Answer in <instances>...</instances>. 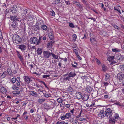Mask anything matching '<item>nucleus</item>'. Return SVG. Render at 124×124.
<instances>
[{"label": "nucleus", "mask_w": 124, "mask_h": 124, "mask_svg": "<svg viewBox=\"0 0 124 124\" xmlns=\"http://www.w3.org/2000/svg\"><path fill=\"white\" fill-rule=\"evenodd\" d=\"M115 120L114 118H110L109 120V123L111 124H114L115 123Z\"/></svg>", "instance_id": "24"}, {"label": "nucleus", "mask_w": 124, "mask_h": 124, "mask_svg": "<svg viewBox=\"0 0 124 124\" xmlns=\"http://www.w3.org/2000/svg\"><path fill=\"white\" fill-rule=\"evenodd\" d=\"M18 25L17 22H13L10 25V28L13 30H18Z\"/></svg>", "instance_id": "3"}, {"label": "nucleus", "mask_w": 124, "mask_h": 124, "mask_svg": "<svg viewBox=\"0 0 124 124\" xmlns=\"http://www.w3.org/2000/svg\"><path fill=\"white\" fill-rule=\"evenodd\" d=\"M24 78L25 82L27 83H29L30 82H32L33 81L32 80V79L31 78H29L28 76H25L24 77Z\"/></svg>", "instance_id": "9"}, {"label": "nucleus", "mask_w": 124, "mask_h": 124, "mask_svg": "<svg viewBox=\"0 0 124 124\" xmlns=\"http://www.w3.org/2000/svg\"><path fill=\"white\" fill-rule=\"evenodd\" d=\"M102 69L103 71H105L107 70V68L106 66L103 65L102 66Z\"/></svg>", "instance_id": "42"}, {"label": "nucleus", "mask_w": 124, "mask_h": 124, "mask_svg": "<svg viewBox=\"0 0 124 124\" xmlns=\"http://www.w3.org/2000/svg\"><path fill=\"white\" fill-rule=\"evenodd\" d=\"M41 27V29L45 31H46L47 29V27L46 25H43Z\"/></svg>", "instance_id": "28"}, {"label": "nucleus", "mask_w": 124, "mask_h": 124, "mask_svg": "<svg viewBox=\"0 0 124 124\" xmlns=\"http://www.w3.org/2000/svg\"><path fill=\"white\" fill-rule=\"evenodd\" d=\"M27 17H28V18L31 20V19H32V18L33 17V16L30 14L28 15L27 14V16H26Z\"/></svg>", "instance_id": "37"}, {"label": "nucleus", "mask_w": 124, "mask_h": 124, "mask_svg": "<svg viewBox=\"0 0 124 124\" xmlns=\"http://www.w3.org/2000/svg\"><path fill=\"white\" fill-rule=\"evenodd\" d=\"M13 41L14 43L19 44L22 41V39L18 35H16L13 37Z\"/></svg>", "instance_id": "4"}, {"label": "nucleus", "mask_w": 124, "mask_h": 124, "mask_svg": "<svg viewBox=\"0 0 124 124\" xmlns=\"http://www.w3.org/2000/svg\"><path fill=\"white\" fill-rule=\"evenodd\" d=\"M18 48L23 52L26 49V46L25 45H21L19 46Z\"/></svg>", "instance_id": "12"}, {"label": "nucleus", "mask_w": 124, "mask_h": 124, "mask_svg": "<svg viewBox=\"0 0 124 124\" xmlns=\"http://www.w3.org/2000/svg\"><path fill=\"white\" fill-rule=\"evenodd\" d=\"M10 17L11 20L13 21V22H16L17 21H20L21 19L19 18L17 16H10Z\"/></svg>", "instance_id": "7"}, {"label": "nucleus", "mask_w": 124, "mask_h": 124, "mask_svg": "<svg viewBox=\"0 0 124 124\" xmlns=\"http://www.w3.org/2000/svg\"><path fill=\"white\" fill-rule=\"evenodd\" d=\"M93 90V89L90 86H88L85 88V91L88 93H91Z\"/></svg>", "instance_id": "15"}, {"label": "nucleus", "mask_w": 124, "mask_h": 124, "mask_svg": "<svg viewBox=\"0 0 124 124\" xmlns=\"http://www.w3.org/2000/svg\"><path fill=\"white\" fill-rule=\"evenodd\" d=\"M113 113L112 111L110 108H109V117L111 116H112Z\"/></svg>", "instance_id": "47"}, {"label": "nucleus", "mask_w": 124, "mask_h": 124, "mask_svg": "<svg viewBox=\"0 0 124 124\" xmlns=\"http://www.w3.org/2000/svg\"><path fill=\"white\" fill-rule=\"evenodd\" d=\"M39 89H37V90L36 91H37L38 92H43V87L42 86H40L39 87Z\"/></svg>", "instance_id": "29"}, {"label": "nucleus", "mask_w": 124, "mask_h": 124, "mask_svg": "<svg viewBox=\"0 0 124 124\" xmlns=\"http://www.w3.org/2000/svg\"><path fill=\"white\" fill-rule=\"evenodd\" d=\"M49 75H43V78H46L49 77Z\"/></svg>", "instance_id": "57"}, {"label": "nucleus", "mask_w": 124, "mask_h": 124, "mask_svg": "<svg viewBox=\"0 0 124 124\" xmlns=\"http://www.w3.org/2000/svg\"><path fill=\"white\" fill-rule=\"evenodd\" d=\"M16 84L17 86H19L20 85V77H17L16 78Z\"/></svg>", "instance_id": "21"}, {"label": "nucleus", "mask_w": 124, "mask_h": 124, "mask_svg": "<svg viewBox=\"0 0 124 124\" xmlns=\"http://www.w3.org/2000/svg\"><path fill=\"white\" fill-rule=\"evenodd\" d=\"M114 9L115 10L117 11L118 12H119L120 14H121V12L120 11V10L119 8H117L114 7Z\"/></svg>", "instance_id": "46"}, {"label": "nucleus", "mask_w": 124, "mask_h": 124, "mask_svg": "<svg viewBox=\"0 0 124 124\" xmlns=\"http://www.w3.org/2000/svg\"><path fill=\"white\" fill-rule=\"evenodd\" d=\"M52 52L51 50H48L46 51H44L43 52V54L44 57L46 58H49L51 55V52Z\"/></svg>", "instance_id": "2"}, {"label": "nucleus", "mask_w": 124, "mask_h": 124, "mask_svg": "<svg viewBox=\"0 0 124 124\" xmlns=\"http://www.w3.org/2000/svg\"><path fill=\"white\" fill-rule=\"evenodd\" d=\"M76 97L78 99H79L82 98V95L81 93L79 92H77L76 93Z\"/></svg>", "instance_id": "18"}, {"label": "nucleus", "mask_w": 124, "mask_h": 124, "mask_svg": "<svg viewBox=\"0 0 124 124\" xmlns=\"http://www.w3.org/2000/svg\"><path fill=\"white\" fill-rule=\"evenodd\" d=\"M70 78L68 76L67 77H64V78H63V80L64 81H66L67 80H70Z\"/></svg>", "instance_id": "51"}, {"label": "nucleus", "mask_w": 124, "mask_h": 124, "mask_svg": "<svg viewBox=\"0 0 124 124\" xmlns=\"http://www.w3.org/2000/svg\"><path fill=\"white\" fill-rule=\"evenodd\" d=\"M39 120V118L38 117H35L34 118V121H37Z\"/></svg>", "instance_id": "62"}, {"label": "nucleus", "mask_w": 124, "mask_h": 124, "mask_svg": "<svg viewBox=\"0 0 124 124\" xmlns=\"http://www.w3.org/2000/svg\"><path fill=\"white\" fill-rule=\"evenodd\" d=\"M65 105L63 103H61L60 105V107L62 108H64L65 107Z\"/></svg>", "instance_id": "61"}, {"label": "nucleus", "mask_w": 124, "mask_h": 124, "mask_svg": "<svg viewBox=\"0 0 124 124\" xmlns=\"http://www.w3.org/2000/svg\"><path fill=\"white\" fill-rule=\"evenodd\" d=\"M7 74V72L6 71L4 72L1 76L2 78H4L6 76Z\"/></svg>", "instance_id": "31"}, {"label": "nucleus", "mask_w": 124, "mask_h": 124, "mask_svg": "<svg viewBox=\"0 0 124 124\" xmlns=\"http://www.w3.org/2000/svg\"><path fill=\"white\" fill-rule=\"evenodd\" d=\"M108 79V75L107 74L105 76V80L107 81Z\"/></svg>", "instance_id": "56"}, {"label": "nucleus", "mask_w": 124, "mask_h": 124, "mask_svg": "<svg viewBox=\"0 0 124 124\" xmlns=\"http://www.w3.org/2000/svg\"><path fill=\"white\" fill-rule=\"evenodd\" d=\"M66 91L68 92V93H71L73 92V90L70 86H69L68 88L66 89Z\"/></svg>", "instance_id": "25"}, {"label": "nucleus", "mask_w": 124, "mask_h": 124, "mask_svg": "<svg viewBox=\"0 0 124 124\" xmlns=\"http://www.w3.org/2000/svg\"><path fill=\"white\" fill-rule=\"evenodd\" d=\"M114 27L116 29L119 30L120 28L119 27L116 25H114Z\"/></svg>", "instance_id": "64"}, {"label": "nucleus", "mask_w": 124, "mask_h": 124, "mask_svg": "<svg viewBox=\"0 0 124 124\" xmlns=\"http://www.w3.org/2000/svg\"><path fill=\"white\" fill-rule=\"evenodd\" d=\"M20 92L18 91H14L13 92V93L14 94L16 95V94H18L20 93Z\"/></svg>", "instance_id": "41"}, {"label": "nucleus", "mask_w": 124, "mask_h": 124, "mask_svg": "<svg viewBox=\"0 0 124 124\" xmlns=\"http://www.w3.org/2000/svg\"><path fill=\"white\" fill-rule=\"evenodd\" d=\"M50 15L52 16H54L55 15V13L54 11L52 10L50 11Z\"/></svg>", "instance_id": "48"}, {"label": "nucleus", "mask_w": 124, "mask_h": 124, "mask_svg": "<svg viewBox=\"0 0 124 124\" xmlns=\"http://www.w3.org/2000/svg\"><path fill=\"white\" fill-rule=\"evenodd\" d=\"M21 86L22 88H24L25 86V84L24 83H21Z\"/></svg>", "instance_id": "58"}, {"label": "nucleus", "mask_w": 124, "mask_h": 124, "mask_svg": "<svg viewBox=\"0 0 124 124\" xmlns=\"http://www.w3.org/2000/svg\"><path fill=\"white\" fill-rule=\"evenodd\" d=\"M69 26L72 28H74L75 27L74 24L72 23H70L69 24Z\"/></svg>", "instance_id": "49"}, {"label": "nucleus", "mask_w": 124, "mask_h": 124, "mask_svg": "<svg viewBox=\"0 0 124 124\" xmlns=\"http://www.w3.org/2000/svg\"><path fill=\"white\" fill-rule=\"evenodd\" d=\"M42 50L41 48H38L37 51V54L38 55H41L42 52Z\"/></svg>", "instance_id": "26"}, {"label": "nucleus", "mask_w": 124, "mask_h": 124, "mask_svg": "<svg viewBox=\"0 0 124 124\" xmlns=\"http://www.w3.org/2000/svg\"><path fill=\"white\" fill-rule=\"evenodd\" d=\"M30 94L32 96L35 97H37L38 96L37 93L34 91H31L30 92Z\"/></svg>", "instance_id": "27"}, {"label": "nucleus", "mask_w": 124, "mask_h": 124, "mask_svg": "<svg viewBox=\"0 0 124 124\" xmlns=\"http://www.w3.org/2000/svg\"><path fill=\"white\" fill-rule=\"evenodd\" d=\"M42 39L41 37H39V39L37 40V42L36 44V45H38L39 44V43L40 42L41 40Z\"/></svg>", "instance_id": "43"}, {"label": "nucleus", "mask_w": 124, "mask_h": 124, "mask_svg": "<svg viewBox=\"0 0 124 124\" xmlns=\"http://www.w3.org/2000/svg\"><path fill=\"white\" fill-rule=\"evenodd\" d=\"M65 107H66V108H69L70 106V105L69 104H65Z\"/></svg>", "instance_id": "63"}, {"label": "nucleus", "mask_w": 124, "mask_h": 124, "mask_svg": "<svg viewBox=\"0 0 124 124\" xmlns=\"http://www.w3.org/2000/svg\"><path fill=\"white\" fill-rule=\"evenodd\" d=\"M95 101H93V100H92L91 101V102H90L89 103V107L91 108L93 106L95 105Z\"/></svg>", "instance_id": "19"}, {"label": "nucleus", "mask_w": 124, "mask_h": 124, "mask_svg": "<svg viewBox=\"0 0 124 124\" xmlns=\"http://www.w3.org/2000/svg\"><path fill=\"white\" fill-rule=\"evenodd\" d=\"M51 55H52L53 57L55 59H57L58 58V56L55 55L52 52H51Z\"/></svg>", "instance_id": "39"}, {"label": "nucleus", "mask_w": 124, "mask_h": 124, "mask_svg": "<svg viewBox=\"0 0 124 124\" xmlns=\"http://www.w3.org/2000/svg\"><path fill=\"white\" fill-rule=\"evenodd\" d=\"M89 98V94L85 93H84L82 95V99L84 101H87Z\"/></svg>", "instance_id": "8"}, {"label": "nucleus", "mask_w": 124, "mask_h": 124, "mask_svg": "<svg viewBox=\"0 0 124 124\" xmlns=\"http://www.w3.org/2000/svg\"><path fill=\"white\" fill-rule=\"evenodd\" d=\"M112 50L113 52H118L120 51V50L117 48H112Z\"/></svg>", "instance_id": "34"}, {"label": "nucleus", "mask_w": 124, "mask_h": 124, "mask_svg": "<svg viewBox=\"0 0 124 124\" xmlns=\"http://www.w3.org/2000/svg\"><path fill=\"white\" fill-rule=\"evenodd\" d=\"M114 60V56H109V62H111L110 64L111 66L114 65L113 64L115 63L116 62H114L113 61Z\"/></svg>", "instance_id": "11"}, {"label": "nucleus", "mask_w": 124, "mask_h": 124, "mask_svg": "<svg viewBox=\"0 0 124 124\" xmlns=\"http://www.w3.org/2000/svg\"><path fill=\"white\" fill-rule=\"evenodd\" d=\"M71 46L73 48H76L77 46L76 44H73Z\"/></svg>", "instance_id": "60"}, {"label": "nucleus", "mask_w": 124, "mask_h": 124, "mask_svg": "<svg viewBox=\"0 0 124 124\" xmlns=\"http://www.w3.org/2000/svg\"><path fill=\"white\" fill-rule=\"evenodd\" d=\"M117 77L120 81L124 79V74L122 72L119 73L117 75Z\"/></svg>", "instance_id": "5"}, {"label": "nucleus", "mask_w": 124, "mask_h": 124, "mask_svg": "<svg viewBox=\"0 0 124 124\" xmlns=\"http://www.w3.org/2000/svg\"><path fill=\"white\" fill-rule=\"evenodd\" d=\"M54 44V42L52 41H51L47 43V47L51 48L52 47V46Z\"/></svg>", "instance_id": "23"}, {"label": "nucleus", "mask_w": 124, "mask_h": 124, "mask_svg": "<svg viewBox=\"0 0 124 124\" xmlns=\"http://www.w3.org/2000/svg\"><path fill=\"white\" fill-rule=\"evenodd\" d=\"M17 53V55L20 61L22 62H23V57L22 56L20 53L18 51H16Z\"/></svg>", "instance_id": "14"}, {"label": "nucleus", "mask_w": 124, "mask_h": 124, "mask_svg": "<svg viewBox=\"0 0 124 124\" xmlns=\"http://www.w3.org/2000/svg\"><path fill=\"white\" fill-rule=\"evenodd\" d=\"M119 68L122 71L124 70V65L121 64L119 65Z\"/></svg>", "instance_id": "30"}, {"label": "nucleus", "mask_w": 124, "mask_h": 124, "mask_svg": "<svg viewBox=\"0 0 124 124\" xmlns=\"http://www.w3.org/2000/svg\"><path fill=\"white\" fill-rule=\"evenodd\" d=\"M71 114L69 113H67L65 115V116L66 119H69V118L71 116Z\"/></svg>", "instance_id": "35"}, {"label": "nucleus", "mask_w": 124, "mask_h": 124, "mask_svg": "<svg viewBox=\"0 0 124 124\" xmlns=\"http://www.w3.org/2000/svg\"><path fill=\"white\" fill-rule=\"evenodd\" d=\"M45 99H39L38 100V102L40 103H42L45 101Z\"/></svg>", "instance_id": "33"}, {"label": "nucleus", "mask_w": 124, "mask_h": 124, "mask_svg": "<svg viewBox=\"0 0 124 124\" xmlns=\"http://www.w3.org/2000/svg\"><path fill=\"white\" fill-rule=\"evenodd\" d=\"M82 110H81V111H80V113H79V114L78 115V116H76V117L77 118H78L79 117H80L81 116V114L82 113Z\"/></svg>", "instance_id": "53"}, {"label": "nucleus", "mask_w": 124, "mask_h": 124, "mask_svg": "<svg viewBox=\"0 0 124 124\" xmlns=\"http://www.w3.org/2000/svg\"><path fill=\"white\" fill-rule=\"evenodd\" d=\"M48 35L50 39H52L54 38V33L52 31H51L48 34Z\"/></svg>", "instance_id": "17"}, {"label": "nucleus", "mask_w": 124, "mask_h": 124, "mask_svg": "<svg viewBox=\"0 0 124 124\" xmlns=\"http://www.w3.org/2000/svg\"><path fill=\"white\" fill-rule=\"evenodd\" d=\"M72 124H77L78 122V120L75 119L74 121H72Z\"/></svg>", "instance_id": "50"}, {"label": "nucleus", "mask_w": 124, "mask_h": 124, "mask_svg": "<svg viewBox=\"0 0 124 124\" xmlns=\"http://www.w3.org/2000/svg\"><path fill=\"white\" fill-rule=\"evenodd\" d=\"M72 37H73V39H72V41L73 42H75L76 41V39L77 38V36L75 34H73L72 35Z\"/></svg>", "instance_id": "32"}, {"label": "nucleus", "mask_w": 124, "mask_h": 124, "mask_svg": "<svg viewBox=\"0 0 124 124\" xmlns=\"http://www.w3.org/2000/svg\"><path fill=\"white\" fill-rule=\"evenodd\" d=\"M108 108H106V110H101L100 111L99 114L98 116L99 117L101 118H103L107 115L108 112Z\"/></svg>", "instance_id": "1"}, {"label": "nucleus", "mask_w": 124, "mask_h": 124, "mask_svg": "<svg viewBox=\"0 0 124 124\" xmlns=\"http://www.w3.org/2000/svg\"><path fill=\"white\" fill-rule=\"evenodd\" d=\"M57 101L58 103H61L63 101V100L61 98H58L57 99Z\"/></svg>", "instance_id": "40"}, {"label": "nucleus", "mask_w": 124, "mask_h": 124, "mask_svg": "<svg viewBox=\"0 0 124 124\" xmlns=\"http://www.w3.org/2000/svg\"><path fill=\"white\" fill-rule=\"evenodd\" d=\"M38 39L37 38L34 37H31L30 40V42L31 44H34L37 43Z\"/></svg>", "instance_id": "6"}, {"label": "nucleus", "mask_w": 124, "mask_h": 124, "mask_svg": "<svg viewBox=\"0 0 124 124\" xmlns=\"http://www.w3.org/2000/svg\"><path fill=\"white\" fill-rule=\"evenodd\" d=\"M27 9H22V13L23 14V16L25 15L26 16H27Z\"/></svg>", "instance_id": "20"}, {"label": "nucleus", "mask_w": 124, "mask_h": 124, "mask_svg": "<svg viewBox=\"0 0 124 124\" xmlns=\"http://www.w3.org/2000/svg\"><path fill=\"white\" fill-rule=\"evenodd\" d=\"M36 24H37L38 25H39V26L41 27L42 25L44 24L42 20H39L37 21Z\"/></svg>", "instance_id": "22"}, {"label": "nucleus", "mask_w": 124, "mask_h": 124, "mask_svg": "<svg viewBox=\"0 0 124 124\" xmlns=\"http://www.w3.org/2000/svg\"><path fill=\"white\" fill-rule=\"evenodd\" d=\"M61 118L62 120H64L66 119L65 115L61 117Z\"/></svg>", "instance_id": "54"}, {"label": "nucleus", "mask_w": 124, "mask_h": 124, "mask_svg": "<svg viewBox=\"0 0 124 124\" xmlns=\"http://www.w3.org/2000/svg\"><path fill=\"white\" fill-rule=\"evenodd\" d=\"M86 120V119L85 118H81L79 119L80 121H85Z\"/></svg>", "instance_id": "55"}, {"label": "nucleus", "mask_w": 124, "mask_h": 124, "mask_svg": "<svg viewBox=\"0 0 124 124\" xmlns=\"http://www.w3.org/2000/svg\"><path fill=\"white\" fill-rule=\"evenodd\" d=\"M12 89L14 90H18L19 89V87L16 86V85L14 84L12 87Z\"/></svg>", "instance_id": "36"}, {"label": "nucleus", "mask_w": 124, "mask_h": 124, "mask_svg": "<svg viewBox=\"0 0 124 124\" xmlns=\"http://www.w3.org/2000/svg\"><path fill=\"white\" fill-rule=\"evenodd\" d=\"M73 51L75 53L76 55H78V51L77 50L75 49H73Z\"/></svg>", "instance_id": "44"}, {"label": "nucleus", "mask_w": 124, "mask_h": 124, "mask_svg": "<svg viewBox=\"0 0 124 124\" xmlns=\"http://www.w3.org/2000/svg\"><path fill=\"white\" fill-rule=\"evenodd\" d=\"M55 3L57 4L60 3V0H55Z\"/></svg>", "instance_id": "52"}, {"label": "nucleus", "mask_w": 124, "mask_h": 124, "mask_svg": "<svg viewBox=\"0 0 124 124\" xmlns=\"http://www.w3.org/2000/svg\"><path fill=\"white\" fill-rule=\"evenodd\" d=\"M11 81L13 84L15 83L16 82V78H13L11 79Z\"/></svg>", "instance_id": "45"}, {"label": "nucleus", "mask_w": 124, "mask_h": 124, "mask_svg": "<svg viewBox=\"0 0 124 124\" xmlns=\"http://www.w3.org/2000/svg\"><path fill=\"white\" fill-rule=\"evenodd\" d=\"M74 3L77 6L80 10H83L82 4H80L79 3L76 1L74 2Z\"/></svg>", "instance_id": "10"}, {"label": "nucleus", "mask_w": 124, "mask_h": 124, "mask_svg": "<svg viewBox=\"0 0 124 124\" xmlns=\"http://www.w3.org/2000/svg\"><path fill=\"white\" fill-rule=\"evenodd\" d=\"M76 74L74 72H71L67 75L70 78L74 77L76 75Z\"/></svg>", "instance_id": "16"}, {"label": "nucleus", "mask_w": 124, "mask_h": 124, "mask_svg": "<svg viewBox=\"0 0 124 124\" xmlns=\"http://www.w3.org/2000/svg\"><path fill=\"white\" fill-rule=\"evenodd\" d=\"M0 87H1L0 89V91L1 92L3 93H5L6 92L7 90L5 88L3 87L2 85L3 84L2 83V82L0 83Z\"/></svg>", "instance_id": "13"}, {"label": "nucleus", "mask_w": 124, "mask_h": 124, "mask_svg": "<svg viewBox=\"0 0 124 124\" xmlns=\"http://www.w3.org/2000/svg\"><path fill=\"white\" fill-rule=\"evenodd\" d=\"M119 117L118 115L117 114H116L115 116V117L116 119H117Z\"/></svg>", "instance_id": "59"}, {"label": "nucleus", "mask_w": 124, "mask_h": 124, "mask_svg": "<svg viewBox=\"0 0 124 124\" xmlns=\"http://www.w3.org/2000/svg\"><path fill=\"white\" fill-rule=\"evenodd\" d=\"M44 96L45 97L48 98L50 97L51 96V95L49 93H46L44 94Z\"/></svg>", "instance_id": "38"}]
</instances>
